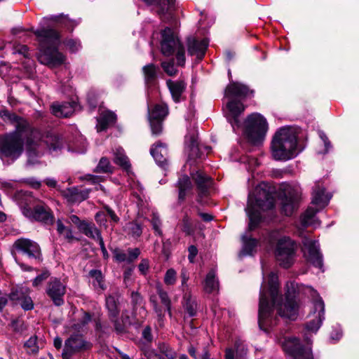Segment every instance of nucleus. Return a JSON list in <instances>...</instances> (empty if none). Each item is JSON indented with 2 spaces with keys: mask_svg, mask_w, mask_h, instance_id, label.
<instances>
[{
  "mask_svg": "<svg viewBox=\"0 0 359 359\" xmlns=\"http://www.w3.org/2000/svg\"><path fill=\"white\" fill-rule=\"evenodd\" d=\"M0 117L4 121L11 123V124H15V122L19 120L20 116H18L16 114L13 113L8 109H2L0 111Z\"/></svg>",
  "mask_w": 359,
  "mask_h": 359,
  "instance_id": "obj_46",
  "label": "nucleus"
},
{
  "mask_svg": "<svg viewBox=\"0 0 359 359\" xmlns=\"http://www.w3.org/2000/svg\"><path fill=\"white\" fill-rule=\"evenodd\" d=\"M148 5H154L158 8L157 13L162 18L168 13L174 5L175 0H142Z\"/></svg>",
  "mask_w": 359,
  "mask_h": 359,
  "instance_id": "obj_29",
  "label": "nucleus"
},
{
  "mask_svg": "<svg viewBox=\"0 0 359 359\" xmlns=\"http://www.w3.org/2000/svg\"><path fill=\"white\" fill-rule=\"evenodd\" d=\"M28 30L35 34L39 41V52L37 59L41 64L50 67H55L65 62V56L57 50V46L60 43V36L55 29L44 27L34 29L32 27Z\"/></svg>",
  "mask_w": 359,
  "mask_h": 359,
  "instance_id": "obj_2",
  "label": "nucleus"
},
{
  "mask_svg": "<svg viewBox=\"0 0 359 359\" xmlns=\"http://www.w3.org/2000/svg\"><path fill=\"white\" fill-rule=\"evenodd\" d=\"M302 250L307 261L311 263L315 267L324 271L323 255L320 252L318 243L307 237H304L302 239Z\"/></svg>",
  "mask_w": 359,
  "mask_h": 359,
  "instance_id": "obj_13",
  "label": "nucleus"
},
{
  "mask_svg": "<svg viewBox=\"0 0 359 359\" xmlns=\"http://www.w3.org/2000/svg\"><path fill=\"white\" fill-rule=\"evenodd\" d=\"M110 321L114 323V330L117 333H123L125 332L126 326L118 319V317L109 318Z\"/></svg>",
  "mask_w": 359,
  "mask_h": 359,
  "instance_id": "obj_62",
  "label": "nucleus"
},
{
  "mask_svg": "<svg viewBox=\"0 0 359 359\" xmlns=\"http://www.w3.org/2000/svg\"><path fill=\"white\" fill-rule=\"evenodd\" d=\"M91 347V344L84 340L81 334H72L65 342L62 355L69 356L75 353L86 351Z\"/></svg>",
  "mask_w": 359,
  "mask_h": 359,
  "instance_id": "obj_16",
  "label": "nucleus"
},
{
  "mask_svg": "<svg viewBox=\"0 0 359 359\" xmlns=\"http://www.w3.org/2000/svg\"><path fill=\"white\" fill-rule=\"evenodd\" d=\"M191 177L194 181L198 191V201L201 202L203 197L207 196L209 193V189L212 186V180L201 170H197L196 172L191 173Z\"/></svg>",
  "mask_w": 359,
  "mask_h": 359,
  "instance_id": "obj_18",
  "label": "nucleus"
},
{
  "mask_svg": "<svg viewBox=\"0 0 359 359\" xmlns=\"http://www.w3.org/2000/svg\"><path fill=\"white\" fill-rule=\"evenodd\" d=\"M114 162L116 165H119L123 170L126 172H129L131 168L128 156L126 155L124 150L119 147L117 148L114 152Z\"/></svg>",
  "mask_w": 359,
  "mask_h": 359,
  "instance_id": "obj_31",
  "label": "nucleus"
},
{
  "mask_svg": "<svg viewBox=\"0 0 359 359\" xmlns=\"http://www.w3.org/2000/svg\"><path fill=\"white\" fill-rule=\"evenodd\" d=\"M46 292L57 306L64 304V296L66 293V286L57 278H52L48 281Z\"/></svg>",
  "mask_w": 359,
  "mask_h": 359,
  "instance_id": "obj_15",
  "label": "nucleus"
},
{
  "mask_svg": "<svg viewBox=\"0 0 359 359\" xmlns=\"http://www.w3.org/2000/svg\"><path fill=\"white\" fill-rule=\"evenodd\" d=\"M80 231L87 237L95 241H98L99 237H102L100 231L91 222H83L80 226Z\"/></svg>",
  "mask_w": 359,
  "mask_h": 359,
  "instance_id": "obj_35",
  "label": "nucleus"
},
{
  "mask_svg": "<svg viewBox=\"0 0 359 359\" xmlns=\"http://www.w3.org/2000/svg\"><path fill=\"white\" fill-rule=\"evenodd\" d=\"M273 206V198L264 184L256 187L253 193L248 195L245 211L249 217V229H254L261 221L259 210H268Z\"/></svg>",
  "mask_w": 359,
  "mask_h": 359,
  "instance_id": "obj_6",
  "label": "nucleus"
},
{
  "mask_svg": "<svg viewBox=\"0 0 359 359\" xmlns=\"http://www.w3.org/2000/svg\"><path fill=\"white\" fill-rule=\"evenodd\" d=\"M89 276L93 279L92 284L96 290L103 291L107 286L102 273L98 269H92L89 271Z\"/></svg>",
  "mask_w": 359,
  "mask_h": 359,
  "instance_id": "obj_36",
  "label": "nucleus"
},
{
  "mask_svg": "<svg viewBox=\"0 0 359 359\" xmlns=\"http://www.w3.org/2000/svg\"><path fill=\"white\" fill-rule=\"evenodd\" d=\"M51 19L57 22H60L64 25L67 29H73V27L76 25L74 21L70 20L67 17L63 16L62 15H53L51 17Z\"/></svg>",
  "mask_w": 359,
  "mask_h": 359,
  "instance_id": "obj_48",
  "label": "nucleus"
},
{
  "mask_svg": "<svg viewBox=\"0 0 359 359\" xmlns=\"http://www.w3.org/2000/svg\"><path fill=\"white\" fill-rule=\"evenodd\" d=\"M116 114L111 111H104L100 114L97 118V124L96 126L98 132L106 130L108 126L113 124L116 121Z\"/></svg>",
  "mask_w": 359,
  "mask_h": 359,
  "instance_id": "obj_30",
  "label": "nucleus"
},
{
  "mask_svg": "<svg viewBox=\"0 0 359 359\" xmlns=\"http://www.w3.org/2000/svg\"><path fill=\"white\" fill-rule=\"evenodd\" d=\"M15 249L29 259L40 262L42 261V254L40 246L37 243L28 238H19L13 244Z\"/></svg>",
  "mask_w": 359,
  "mask_h": 359,
  "instance_id": "obj_14",
  "label": "nucleus"
},
{
  "mask_svg": "<svg viewBox=\"0 0 359 359\" xmlns=\"http://www.w3.org/2000/svg\"><path fill=\"white\" fill-rule=\"evenodd\" d=\"M11 326L13 330L17 333H22L26 330L24 322L19 319L13 320Z\"/></svg>",
  "mask_w": 359,
  "mask_h": 359,
  "instance_id": "obj_55",
  "label": "nucleus"
},
{
  "mask_svg": "<svg viewBox=\"0 0 359 359\" xmlns=\"http://www.w3.org/2000/svg\"><path fill=\"white\" fill-rule=\"evenodd\" d=\"M160 351L168 359H174L177 357L176 352L165 344L160 347Z\"/></svg>",
  "mask_w": 359,
  "mask_h": 359,
  "instance_id": "obj_61",
  "label": "nucleus"
},
{
  "mask_svg": "<svg viewBox=\"0 0 359 359\" xmlns=\"http://www.w3.org/2000/svg\"><path fill=\"white\" fill-rule=\"evenodd\" d=\"M162 68L169 76H173L177 73V69L174 65L173 59L170 62H163L161 63Z\"/></svg>",
  "mask_w": 359,
  "mask_h": 359,
  "instance_id": "obj_54",
  "label": "nucleus"
},
{
  "mask_svg": "<svg viewBox=\"0 0 359 359\" xmlns=\"http://www.w3.org/2000/svg\"><path fill=\"white\" fill-rule=\"evenodd\" d=\"M308 346H304L299 338L289 337L284 338L281 346L285 353L291 357V359H314L311 351V341L308 337L305 339Z\"/></svg>",
  "mask_w": 359,
  "mask_h": 359,
  "instance_id": "obj_11",
  "label": "nucleus"
},
{
  "mask_svg": "<svg viewBox=\"0 0 359 359\" xmlns=\"http://www.w3.org/2000/svg\"><path fill=\"white\" fill-rule=\"evenodd\" d=\"M187 46L189 53L191 55H196L198 59L201 60L208 46V41L206 39L198 41L194 37H189Z\"/></svg>",
  "mask_w": 359,
  "mask_h": 359,
  "instance_id": "obj_23",
  "label": "nucleus"
},
{
  "mask_svg": "<svg viewBox=\"0 0 359 359\" xmlns=\"http://www.w3.org/2000/svg\"><path fill=\"white\" fill-rule=\"evenodd\" d=\"M182 230L187 235L191 233V219L187 214H185L182 219Z\"/></svg>",
  "mask_w": 359,
  "mask_h": 359,
  "instance_id": "obj_59",
  "label": "nucleus"
},
{
  "mask_svg": "<svg viewBox=\"0 0 359 359\" xmlns=\"http://www.w3.org/2000/svg\"><path fill=\"white\" fill-rule=\"evenodd\" d=\"M271 154L276 161H286L297 156V137L290 128H282L273 136L271 145Z\"/></svg>",
  "mask_w": 359,
  "mask_h": 359,
  "instance_id": "obj_5",
  "label": "nucleus"
},
{
  "mask_svg": "<svg viewBox=\"0 0 359 359\" xmlns=\"http://www.w3.org/2000/svg\"><path fill=\"white\" fill-rule=\"evenodd\" d=\"M252 93L253 90H250L248 86L239 82L231 81L226 87L224 95L231 99L226 105L228 110L226 117L233 131L241 126L239 116L244 111L245 106L242 102L233 97L245 99Z\"/></svg>",
  "mask_w": 359,
  "mask_h": 359,
  "instance_id": "obj_4",
  "label": "nucleus"
},
{
  "mask_svg": "<svg viewBox=\"0 0 359 359\" xmlns=\"http://www.w3.org/2000/svg\"><path fill=\"white\" fill-rule=\"evenodd\" d=\"M161 53L165 56H170L176 52L178 65L185 63L184 48L180 39L170 27H165L161 32Z\"/></svg>",
  "mask_w": 359,
  "mask_h": 359,
  "instance_id": "obj_10",
  "label": "nucleus"
},
{
  "mask_svg": "<svg viewBox=\"0 0 359 359\" xmlns=\"http://www.w3.org/2000/svg\"><path fill=\"white\" fill-rule=\"evenodd\" d=\"M325 188L316 184L312 192V203L314 205H326L330 199V196L325 195Z\"/></svg>",
  "mask_w": 359,
  "mask_h": 359,
  "instance_id": "obj_32",
  "label": "nucleus"
},
{
  "mask_svg": "<svg viewBox=\"0 0 359 359\" xmlns=\"http://www.w3.org/2000/svg\"><path fill=\"white\" fill-rule=\"evenodd\" d=\"M86 149L87 142L86 139L82 136H80L75 142H74L72 151L78 153H84Z\"/></svg>",
  "mask_w": 359,
  "mask_h": 359,
  "instance_id": "obj_47",
  "label": "nucleus"
},
{
  "mask_svg": "<svg viewBox=\"0 0 359 359\" xmlns=\"http://www.w3.org/2000/svg\"><path fill=\"white\" fill-rule=\"evenodd\" d=\"M65 45L70 50L71 52L74 53L77 51L80 47V43L74 39H69L65 42Z\"/></svg>",
  "mask_w": 359,
  "mask_h": 359,
  "instance_id": "obj_63",
  "label": "nucleus"
},
{
  "mask_svg": "<svg viewBox=\"0 0 359 359\" xmlns=\"http://www.w3.org/2000/svg\"><path fill=\"white\" fill-rule=\"evenodd\" d=\"M297 245L289 237H282L278 239L276 248V257L279 264L287 269L294 262Z\"/></svg>",
  "mask_w": 359,
  "mask_h": 359,
  "instance_id": "obj_12",
  "label": "nucleus"
},
{
  "mask_svg": "<svg viewBox=\"0 0 359 359\" xmlns=\"http://www.w3.org/2000/svg\"><path fill=\"white\" fill-rule=\"evenodd\" d=\"M107 215L103 211H100L96 213L95 216V219L97 224L100 225H103L105 227H107L106 223H107Z\"/></svg>",
  "mask_w": 359,
  "mask_h": 359,
  "instance_id": "obj_64",
  "label": "nucleus"
},
{
  "mask_svg": "<svg viewBox=\"0 0 359 359\" xmlns=\"http://www.w3.org/2000/svg\"><path fill=\"white\" fill-rule=\"evenodd\" d=\"M158 67L154 64L151 63L142 67V72L144 77V81L147 85L154 83L158 74Z\"/></svg>",
  "mask_w": 359,
  "mask_h": 359,
  "instance_id": "obj_34",
  "label": "nucleus"
},
{
  "mask_svg": "<svg viewBox=\"0 0 359 359\" xmlns=\"http://www.w3.org/2000/svg\"><path fill=\"white\" fill-rule=\"evenodd\" d=\"M50 273L48 270L43 271L41 274L38 275L32 282V285L34 287L39 286L44 280H46L49 276Z\"/></svg>",
  "mask_w": 359,
  "mask_h": 359,
  "instance_id": "obj_58",
  "label": "nucleus"
},
{
  "mask_svg": "<svg viewBox=\"0 0 359 359\" xmlns=\"http://www.w3.org/2000/svg\"><path fill=\"white\" fill-rule=\"evenodd\" d=\"M158 294L159 295L161 303L166 307V310L170 317H172L171 302L168 293L163 290L161 287H158Z\"/></svg>",
  "mask_w": 359,
  "mask_h": 359,
  "instance_id": "obj_45",
  "label": "nucleus"
},
{
  "mask_svg": "<svg viewBox=\"0 0 359 359\" xmlns=\"http://www.w3.org/2000/svg\"><path fill=\"white\" fill-rule=\"evenodd\" d=\"M150 153L158 165L163 168L167 165L168 152L165 144L158 142L154 144L150 149Z\"/></svg>",
  "mask_w": 359,
  "mask_h": 359,
  "instance_id": "obj_24",
  "label": "nucleus"
},
{
  "mask_svg": "<svg viewBox=\"0 0 359 359\" xmlns=\"http://www.w3.org/2000/svg\"><path fill=\"white\" fill-rule=\"evenodd\" d=\"M318 210L313 208H309L301 216L300 222L303 228H306L309 226H316L319 224L317 222L316 215Z\"/></svg>",
  "mask_w": 359,
  "mask_h": 359,
  "instance_id": "obj_33",
  "label": "nucleus"
},
{
  "mask_svg": "<svg viewBox=\"0 0 359 359\" xmlns=\"http://www.w3.org/2000/svg\"><path fill=\"white\" fill-rule=\"evenodd\" d=\"M314 318L308 322L306 328L308 331L316 332L325 319V304L321 298L313 302Z\"/></svg>",
  "mask_w": 359,
  "mask_h": 359,
  "instance_id": "obj_17",
  "label": "nucleus"
},
{
  "mask_svg": "<svg viewBox=\"0 0 359 359\" xmlns=\"http://www.w3.org/2000/svg\"><path fill=\"white\" fill-rule=\"evenodd\" d=\"M186 149L189 151V158L195 159L201 157L198 142V134L195 130L189 131L185 137Z\"/></svg>",
  "mask_w": 359,
  "mask_h": 359,
  "instance_id": "obj_22",
  "label": "nucleus"
},
{
  "mask_svg": "<svg viewBox=\"0 0 359 359\" xmlns=\"http://www.w3.org/2000/svg\"><path fill=\"white\" fill-rule=\"evenodd\" d=\"M300 196L297 191L290 190L285 193L281 201V211L286 216L291 215L294 210L297 208Z\"/></svg>",
  "mask_w": 359,
  "mask_h": 359,
  "instance_id": "obj_20",
  "label": "nucleus"
},
{
  "mask_svg": "<svg viewBox=\"0 0 359 359\" xmlns=\"http://www.w3.org/2000/svg\"><path fill=\"white\" fill-rule=\"evenodd\" d=\"M166 83L174 102H180L183 99L182 95L186 89L185 82L181 80L172 81L169 79Z\"/></svg>",
  "mask_w": 359,
  "mask_h": 359,
  "instance_id": "obj_26",
  "label": "nucleus"
},
{
  "mask_svg": "<svg viewBox=\"0 0 359 359\" xmlns=\"http://www.w3.org/2000/svg\"><path fill=\"white\" fill-rule=\"evenodd\" d=\"M267 130V121L260 114L253 113L245 121V133L248 141L253 144H259L263 142Z\"/></svg>",
  "mask_w": 359,
  "mask_h": 359,
  "instance_id": "obj_9",
  "label": "nucleus"
},
{
  "mask_svg": "<svg viewBox=\"0 0 359 359\" xmlns=\"http://www.w3.org/2000/svg\"><path fill=\"white\" fill-rule=\"evenodd\" d=\"M87 102L91 109H95L98 104V94L94 90L89 91L87 94Z\"/></svg>",
  "mask_w": 359,
  "mask_h": 359,
  "instance_id": "obj_53",
  "label": "nucleus"
},
{
  "mask_svg": "<svg viewBox=\"0 0 359 359\" xmlns=\"http://www.w3.org/2000/svg\"><path fill=\"white\" fill-rule=\"evenodd\" d=\"M151 133L154 135H158L162 132V122L163 119L149 118Z\"/></svg>",
  "mask_w": 359,
  "mask_h": 359,
  "instance_id": "obj_49",
  "label": "nucleus"
},
{
  "mask_svg": "<svg viewBox=\"0 0 359 359\" xmlns=\"http://www.w3.org/2000/svg\"><path fill=\"white\" fill-rule=\"evenodd\" d=\"M182 304L183 308L189 317H194L196 315L197 302L190 294H184Z\"/></svg>",
  "mask_w": 359,
  "mask_h": 359,
  "instance_id": "obj_37",
  "label": "nucleus"
},
{
  "mask_svg": "<svg viewBox=\"0 0 359 359\" xmlns=\"http://www.w3.org/2000/svg\"><path fill=\"white\" fill-rule=\"evenodd\" d=\"M140 255L139 248H128L127 250V263H132L137 259Z\"/></svg>",
  "mask_w": 359,
  "mask_h": 359,
  "instance_id": "obj_57",
  "label": "nucleus"
},
{
  "mask_svg": "<svg viewBox=\"0 0 359 359\" xmlns=\"http://www.w3.org/2000/svg\"><path fill=\"white\" fill-rule=\"evenodd\" d=\"M114 258L117 262H127V253L119 248H115L112 250Z\"/></svg>",
  "mask_w": 359,
  "mask_h": 359,
  "instance_id": "obj_56",
  "label": "nucleus"
},
{
  "mask_svg": "<svg viewBox=\"0 0 359 359\" xmlns=\"http://www.w3.org/2000/svg\"><path fill=\"white\" fill-rule=\"evenodd\" d=\"M94 171L98 173H112L113 166L107 158L102 157L100 158Z\"/></svg>",
  "mask_w": 359,
  "mask_h": 359,
  "instance_id": "obj_42",
  "label": "nucleus"
},
{
  "mask_svg": "<svg viewBox=\"0 0 359 359\" xmlns=\"http://www.w3.org/2000/svg\"><path fill=\"white\" fill-rule=\"evenodd\" d=\"M92 320V316L88 312H83L82 317L78 323L74 325L76 330H80L87 325Z\"/></svg>",
  "mask_w": 359,
  "mask_h": 359,
  "instance_id": "obj_50",
  "label": "nucleus"
},
{
  "mask_svg": "<svg viewBox=\"0 0 359 359\" xmlns=\"http://www.w3.org/2000/svg\"><path fill=\"white\" fill-rule=\"evenodd\" d=\"M17 200L22 215L29 219L46 224L53 223L54 217L50 208L44 203L37 201L30 194L20 192Z\"/></svg>",
  "mask_w": 359,
  "mask_h": 359,
  "instance_id": "obj_7",
  "label": "nucleus"
},
{
  "mask_svg": "<svg viewBox=\"0 0 359 359\" xmlns=\"http://www.w3.org/2000/svg\"><path fill=\"white\" fill-rule=\"evenodd\" d=\"M24 151V141L16 132L0 135V159L15 161Z\"/></svg>",
  "mask_w": 359,
  "mask_h": 359,
  "instance_id": "obj_8",
  "label": "nucleus"
},
{
  "mask_svg": "<svg viewBox=\"0 0 359 359\" xmlns=\"http://www.w3.org/2000/svg\"><path fill=\"white\" fill-rule=\"evenodd\" d=\"M37 337L36 335L32 336L24 344V348L26 353L29 355H36L39 351V346L37 342Z\"/></svg>",
  "mask_w": 359,
  "mask_h": 359,
  "instance_id": "obj_40",
  "label": "nucleus"
},
{
  "mask_svg": "<svg viewBox=\"0 0 359 359\" xmlns=\"http://www.w3.org/2000/svg\"><path fill=\"white\" fill-rule=\"evenodd\" d=\"M76 106V104L74 102L53 103L51 112L57 117H68L74 113Z\"/></svg>",
  "mask_w": 359,
  "mask_h": 359,
  "instance_id": "obj_25",
  "label": "nucleus"
},
{
  "mask_svg": "<svg viewBox=\"0 0 359 359\" xmlns=\"http://www.w3.org/2000/svg\"><path fill=\"white\" fill-rule=\"evenodd\" d=\"M168 114V108L165 104H157L150 110L148 108L149 118L164 119Z\"/></svg>",
  "mask_w": 359,
  "mask_h": 359,
  "instance_id": "obj_38",
  "label": "nucleus"
},
{
  "mask_svg": "<svg viewBox=\"0 0 359 359\" xmlns=\"http://www.w3.org/2000/svg\"><path fill=\"white\" fill-rule=\"evenodd\" d=\"M62 147V140L56 135L46 136L41 140V135L39 130H32L30 137H27L25 149L27 160L25 163L27 168H32L41 163L40 158L43 155L46 147L52 151H56Z\"/></svg>",
  "mask_w": 359,
  "mask_h": 359,
  "instance_id": "obj_3",
  "label": "nucleus"
},
{
  "mask_svg": "<svg viewBox=\"0 0 359 359\" xmlns=\"http://www.w3.org/2000/svg\"><path fill=\"white\" fill-rule=\"evenodd\" d=\"M62 196L69 203H81L88 198V189H79L77 187H72L65 189L57 188Z\"/></svg>",
  "mask_w": 359,
  "mask_h": 359,
  "instance_id": "obj_21",
  "label": "nucleus"
},
{
  "mask_svg": "<svg viewBox=\"0 0 359 359\" xmlns=\"http://www.w3.org/2000/svg\"><path fill=\"white\" fill-rule=\"evenodd\" d=\"M177 187L179 189L178 201L182 203L184 201L188 191L192 189V183L187 175H183L179 178Z\"/></svg>",
  "mask_w": 359,
  "mask_h": 359,
  "instance_id": "obj_28",
  "label": "nucleus"
},
{
  "mask_svg": "<svg viewBox=\"0 0 359 359\" xmlns=\"http://www.w3.org/2000/svg\"><path fill=\"white\" fill-rule=\"evenodd\" d=\"M128 233L133 238H138L142 233V226L137 223L132 222L128 224Z\"/></svg>",
  "mask_w": 359,
  "mask_h": 359,
  "instance_id": "obj_51",
  "label": "nucleus"
},
{
  "mask_svg": "<svg viewBox=\"0 0 359 359\" xmlns=\"http://www.w3.org/2000/svg\"><path fill=\"white\" fill-rule=\"evenodd\" d=\"M19 303H20L22 309L25 311H30L34 309L33 301L27 294Z\"/></svg>",
  "mask_w": 359,
  "mask_h": 359,
  "instance_id": "obj_60",
  "label": "nucleus"
},
{
  "mask_svg": "<svg viewBox=\"0 0 359 359\" xmlns=\"http://www.w3.org/2000/svg\"><path fill=\"white\" fill-rule=\"evenodd\" d=\"M121 294L114 291L105 296V308L109 318L118 317L121 311Z\"/></svg>",
  "mask_w": 359,
  "mask_h": 359,
  "instance_id": "obj_19",
  "label": "nucleus"
},
{
  "mask_svg": "<svg viewBox=\"0 0 359 359\" xmlns=\"http://www.w3.org/2000/svg\"><path fill=\"white\" fill-rule=\"evenodd\" d=\"M150 222L154 233L159 236H163V231L161 230L162 223L157 213H152Z\"/></svg>",
  "mask_w": 359,
  "mask_h": 359,
  "instance_id": "obj_44",
  "label": "nucleus"
},
{
  "mask_svg": "<svg viewBox=\"0 0 359 359\" xmlns=\"http://www.w3.org/2000/svg\"><path fill=\"white\" fill-rule=\"evenodd\" d=\"M243 248L241 252L242 255H252L257 244V241L247 236H243Z\"/></svg>",
  "mask_w": 359,
  "mask_h": 359,
  "instance_id": "obj_39",
  "label": "nucleus"
},
{
  "mask_svg": "<svg viewBox=\"0 0 359 359\" xmlns=\"http://www.w3.org/2000/svg\"><path fill=\"white\" fill-rule=\"evenodd\" d=\"M15 127V131L18 135L21 136V133L25 132H29V136H31V133L32 130H37L36 129H33L30 127L29 123L22 117H20L19 120L14 124Z\"/></svg>",
  "mask_w": 359,
  "mask_h": 359,
  "instance_id": "obj_41",
  "label": "nucleus"
},
{
  "mask_svg": "<svg viewBox=\"0 0 359 359\" xmlns=\"http://www.w3.org/2000/svg\"><path fill=\"white\" fill-rule=\"evenodd\" d=\"M203 290L206 293H217L219 291V281L216 278L215 271H210L206 275L203 283Z\"/></svg>",
  "mask_w": 359,
  "mask_h": 359,
  "instance_id": "obj_27",
  "label": "nucleus"
},
{
  "mask_svg": "<svg viewBox=\"0 0 359 359\" xmlns=\"http://www.w3.org/2000/svg\"><path fill=\"white\" fill-rule=\"evenodd\" d=\"M278 287L277 275L271 273L269 278V292L262 287L259 292L258 323L262 330H266V327L276 325V320L272 318L274 308L282 318L292 320L297 318L299 304L297 300L296 284L291 282L286 285L284 302H279Z\"/></svg>",
  "mask_w": 359,
  "mask_h": 359,
  "instance_id": "obj_1",
  "label": "nucleus"
},
{
  "mask_svg": "<svg viewBox=\"0 0 359 359\" xmlns=\"http://www.w3.org/2000/svg\"><path fill=\"white\" fill-rule=\"evenodd\" d=\"M27 294L25 290L23 287L13 288L8 295V298L11 301L18 303L20 302Z\"/></svg>",
  "mask_w": 359,
  "mask_h": 359,
  "instance_id": "obj_43",
  "label": "nucleus"
},
{
  "mask_svg": "<svg viewBox=\"0 0 359 359\" xmlns=\"http://www.w3.org/2000/svg\"><path fill=\"white\" fill-rule=\"evenodd\" d=\"M177 272L173 269L167 270L164 276V283L168 285H172L176 281Z\"/></svg>",
  "mask_w": 359,
  "mask_h": 359,
  "instance_id": "obj_52",
  "label": "nucleus"
}]
</instances>
